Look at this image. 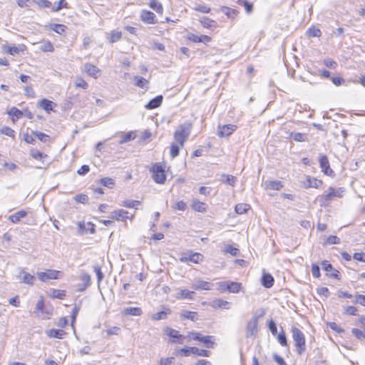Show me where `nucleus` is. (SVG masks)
Wrapping results in <instances>:
<instances>
[{
  "mask_svg": "<svg viewBox=\"0 0 365 365\" xmlns=\"http://www.w3.org/2000/svg\"><path fill=\"white\" fill-rule=\"evenodd\" d=\"M192 124L190 122H185L181 124L174 133V139L181 147L184 146L185 142L191 133Z\"/></svg>",
  "mask_w": 365,
  "mask_h": 365,
  "instance_id": "f257e3e1",
  "label": "nucleus"
},
{
  "mask_svg": "<svg viewBox=\"0 0 365 365\" xmlns=\"http://www.w3.org/2000/svg\"><path fill=\"white\" fill-rule=\"evenodd\" d=\"M292 338L294 341L296 351L302 355L306 349L305 336L304 333L297 327H292L291 329Z\"/></svg>",
  "mask_w": 365,
  "mask_h": 365,
  "instance_id": "f03ea898",
  "label": "nucleus"
},
{
  "mask_svg": "<svg viewBox=\"0 0 365 365\" xmlns=\"http://www.w3.org/2000/svg\"><path fill=\"white\" fill-rule=\"evenodd\" d=\"M343 192L344 190L342 188L335 190L333 187H329V192L326 194L318 196L317 200L318 201L320 207H326L332 200L333 197H341Z\"/></svg>",
  "mask_w": 365,
  "mask_h": 365,
  "instance_id": "7ed1b4c3",
  "label": "nucleus"
},
{
  "mask_svg": "<svg viewBox=\"0 0 365 365\" xmlns=\"http://www.w3.org/2000/svg\"><path fill=\"white\" fill-rule=\"evenodd\" d=\"M150 172L153 173V179L156 183H165L166 180V175L165 171L161 165L159 163L154 164L150 169Z\"/></svg>",
  "mask_w": 365,
  "mask_h": 365,
  "instance_id": "20e7f679",
  "label": "nucleus"
},
{
  "mask_svg": "<svg viewBox=\"0 0 365 365\" xmlns=\"http://www.w3.org/2000/svg\"><path fill=\"white\" fill-rule=\"evenodd\" d=\"M63 276V272L54 269H47L46 272H37V277L43 282L49 279H58Z\"/></svg>",
  "mask_w": 365,
  "mask_h": 365,
  "instance_id": "39448f33",
  "label": "nucleus"
},
{
  "mask_svg": "<svg viewBox=\"0 0 365 365\" xmlns=\"http://www.w3.org/2000/svg\"><path fill=\"white\" fill-rule=\"evenodd\" d=\"M259 317L255 315L246 324L245 335L247 338L254 337L258 332Z\"/></svg>",
  "mask_w": 365,
  "mask_h": 365,
  "instance_id": "423d86ee",
  "label": "nucleus"
},
{
  "mask_svg": "<svg viewBox=\"0 0 365 365\" xmlns=\"http://www.w3.org/2000/svg\"><path fill=\"white\" fill-rule=\"evenodd\" d=\"M135 216V212L133 214L130 215V213L123 209H119L114 210L110 214V217L113 220H115L117 221H122L125 222L127 220H133Z\"/></svg>",
  "mask_w": 365,
  "mask_h": 365,
  "instance_id": "0eeeda50",
  "label": "nucleus"
},
{
  "mask_svg": "<svg viewBox=\"0 0 365 365\" xmlns=\"http://www.w3.org/2000/svg\"><path fill=\"white\" fill-rule=\"evenodd\" d=\"M203 256L200 253L190 252L189 253L183 254L180 257L179 260L181 262H192L197 264L201 262Z\"/></svg>",
  "mask_w": 365,
  "mask_h": 365,
  "instance_id": "6e6552de",
  "label": "nucleus"
},
{
  "mask_svg": "<svg viewBox=\"0 0 365 365\" xmlns=\"http://www.w3.org/2000/svg\"><path fill=\"white\" fill-rule=\"evenodd\" d=\"M16 279L21 282L30 286L34 284L35 277L29 273L26 272L24 269H21L16 275Z\"/></svg>",
  "mask_w": 365,
  "mask_h": 365,
  "instance_id": "1a4fd4ad",
  "label": "nucleus"
},
{
  "mask_svg": "<svg viewBox=\"0 0 365 365\" xmlns=\"http://www.w3.org/2000/svg\"><path fill=\"white\" fill-rule=\"evenodd\" d=\"M237 126L232 124L224 125L218 126V136L220 138H225L230 136L235 131Z\"/></svg>",
  "mask_w": 365,
  "mask_h": 365,
  "instance_id": "9d476101",
  "label": "nucleus"
},
{
  "mask_svg": "<svg viewBox=\"0 0 365 365\" xmlns=\"http://www.w3.org/2000/svg\"><path fill=\"white\" fill-rule=\"evenodd\" d=\"M319 165L322 172L327 175H331L333 170L330 168L328 158L325 155L319 156Z\"/></svg>",
  "mask_w": 365,
  "mask_h": 365,
  "instance_id": "9b49d317",
  "label": "nucleus"
},
{
  "mask_svg": "<svg viewBox=\"0 0 365 365\" xmlns=\"http://www.w3.org/2000/svg\"><path fill=\"white\" fill-rule=\"evenodd\" d=\"M165 334L169 336L170 338L173 339V342L182 344L183 343V336L181 335L178 331L173 329L172 328H166L165 330Z\"/></svg>",
  "mask_w": 365,
  "mask_h": 365,
  "instance_id": "f8f14e48",
  "label": "nucleus"
},
{
  "mask_svg": "<svg viewBox=\"0 0 365 365\" xmlns=\"http://www.w3.org/2000/svg\"><path fill=\"white\" fill-rule=\"evenodd\" d=\"M155 15L154 13L147 10H143L140 14L141 20L148 24H153L156 23Z\"/></svg>",
  "mask_w": 365,
  "mask_h": 365,
  "instance_id": "ddd939ff",
  "label": "nucleus"
},
{
  "mask_svg": "<svg viewBox=\"0 0 365 365\" xmlns=\"http://www.w3.org/2000/svg\"><path fill=\"white\" fill-rule=\"evenodd\" d=\"M84 71L89 75L90 76L97 78L101 70L91 63H87L84 65Z\"/></svg>",
  "mask_w": 365,
  "mask_h": 365,
  "instance_id": "4468645a",
  "label": "nucleus"
},
{
  "mask_svg": "<svg viewBox=\"0 0 365 365\" xmlns=\"http://www.w3.org/2000/svg\"><path fill=\"white\" fill-rule=\"evenodd\" d=\"M212 307L214 309H230V302L225 301L222 299H215L212 302Z\"/></svg>",
  "mask_w": 365,
  "mask_h": 365,
  "instance_id": "2eb2a0df",
  "label": "nucleus"
},
{
  "mask_svg": "<svg viewBox=\"0 0 365 365\" xmlns=\"http://www.w3.org/2000/svg\"><path fill=\"white\" fill-rule=\"evenodd\" d=\"M81 279L83 282L77 285V291L83 292L91 284V277L85 273L81 276Z\"/></svg>",
  "mask_w": 365,
  "mask_h": 365,
  "instance_id": "dca6fc26",
  "label": "nucleus"
},
{
  "mask_svg": "<svg viewBox=\"0 0 365 365\" xmlns=\"http://www.w3.org/2000/svg\"><path fill=\"white\" fill-rule=\"evenodd\" d=\"M191 207L196 212H205L207 210V205L197 199H193L191 204Z\"/></svg>",
  "mask_w": 365,
  "mask_h": 365,
  "instance_id": "f3484780",
  "label": "nucleus"
},
{
  "mask_svg": "<svg viewBox=\"0 0 365 365\" xmlns=\"http://www.w3.org/2000/svg\"><path fill=\"white\" fill-rule=\"evenodd\" d=\"M46 333L49 338H56L59 339H63L66 335V333L62 329H51L47 330Z\"/></svg>",
  "mask_w": 365,
  "mask_h": 365,
  "instance_id": "a211bd4d",
  "label": "nucleus"
},
{
  "mask_svg": "<svg viewBox=\"0 0 365 365\" xmlns=\"http://www.w3.org/2000/svg\"><path fill=\"white\" fill-rule=\"evenodd\" d=\"M163 102V96H158L151 99L145 106V108L152 110L158 108Z\"/></svg>",
  "mask_w": 365,
  "mask_h": 365,
  "instance_id": "6ab92c4d",
  "label": "nucleus"
},
{
  "mask_svg": "<svg viewBox=\"0 0 365 365\" xmlns=\"http://www.w3.org/2000/svg\"><path fill=\"white\" fill-rule=\"evenodd\" d=\"M39 107H41L42 109H43L47 113H50L52 110L53 106H56V104L48 99L43 98L41 101L38 102Z\"/></svg>",
  "mask_w": 365,
  "mask_h": 365,
  "instance_id": "aec40b11",
  "label": "nucleus"
},
{
  "mask_svg": "<svg viewBox=\"0 0 365 365\" xmlns=\"http://www.w3.org/2000/svg\"><path fill=\"white\" fill-rule=\"evenodd\" d=\"M122 314L123 315L130 316H140L143 314V311L140 307H125L123 309Z\"/></svg>",
  "mask_w": 365,
  "mask_h": 365,
  "instance_id": "412c9836",
  "label": "nucleus"
},
{
  "mask_svg": "<svg viewBox=\"0 0 365 365\" xmlns=\"http://www.w3.org/2000/svg\"><path fill=\"white\" fill-rule=\"evenodd\" d=\"M212 284L210 282L199 280L192 285V287L196 290H210Z\"/></svg>",
  "mask_w": 365,
  "mask_h": 365,
  "instance_id": "4be33fe9",
  "label": "nucleus"
},
{
  "mask_svg": "<svg viewBox=\"0 0 365 365\" xmlns=\"http://www.w3.org/2000/svg\"><path fill=\"white\" fill-rule=\"evenodd\" d=\"M195 292L187 289H180L176 294L178 299H192Z\"/></svg>",
  "mask_w": 365,
  "mask_h": 365,
  "instance_id": "5701e85b",
  "label": "nucleus"
},
{
  "mask_svg": "<svg viewBox=\"0 0 365 365\" xmlns=\"http://www.w3.org/2000/svg\"><path fill=\"white\" fill-rule=\"evenodd\" d=\"M171 310L169 308H165L163 311L158 312L152 315L151 319L153 320H161L165 319L167 317L171 314Z\"/></svg>",
  "mask_w": 365,
  "mask_h": 365,
  "instance_id": "b1692460",
  "label": "nucleus"
},
{
  "mask_svg": "<svg viewBox=\"0 0 365 365\" xmlns=\"http://www.w3.org/2000/svg\"><path fill=\"white\" fill-rule=\"evenodd\" d=\"M121 206L127 208H135L137 210L138 206L141 205V202L135 200H125L120 204Z\"/></svg>",
  "mask_w": 365,
  "mask_h": 365,
  "instance_id": "393cba45",
  "label": "nucleus"
},
{
  "mask_svg": "<svg viewBox=\"0 0 365 365\" xmlns=\"http://www.w3.org/2000/svg\"><path fill=\"white\" fill-rule=\"evenodd\" d=\"M189 39L195 43H207L211 41V38L207 35L197 36L195 34H190V36H189Z\"/></svg>",
  "mask_w": 365,
  "mask_h": 365,
  "instance_id": "a878e982",
  "label": "nucleus"
},
{
  "mask_svg": "<svg viewBox=\"0 0 365 365\" xmlns=\"http://www.w3.org/2000/svg\"><path fill=\"white\" fill-rule=\"evenodd\" d=\"M199 341L204 344V345L208 349L213 348L214 345L215 344V341H213L212 336H202L201 334Z\"/></svg>",
  "mask_w": 365,
  "mask_h": 365,
  "instance_id": "bb28decb",
  "label": "nucleus"
},
{
  "mask_svg": "<svg viewBox=\"0 0 365 365\" xmlns=\"http://www.w3.org/2000/svg\"><path fill=\"white\" fill-rule=\"evenodd\" d=\"M274 278L270 274H264L262 277V284L266 288L273 286Z\"/></svg>",
  "mask_w": 365,
  "mask_h": 365,
  "instance_id": "cd10ccee",
  "label": "nucleus"
},
{
  "mask_svg": "<svg viewBox=\"0 0 365 365\" xmlns=\"http://www.w3.org/2000/svg\"><path fill=\"white\" fill-rule=\"evenodd\" d=\"M289 138L297 142H304L307 140V135L299 132H291Z\"/></svg>",
  "mask_w": 365,
  "mask_h": 365,
  "instance_id": "c85d7f7f",
  "label": "nucleus"
},
{
  "mask_svg": "<svg viewBox=\"0 0 365 365\" xmlns=\"http://www.w3.org/2000/svg\"><path fill=\"white\" fill-rule=\"evenodd\" d=\"M27 212L24 210H20L11 215L9 217V220H11L13 223L19 222L21 218H24L26 216Z\"/></svg>",
  "mask_w": 365,
  "mask_h": 365,
  "instance_id": "c756f323",
  "label": "nucleus"
},
{
  "mask_svg": "<svg viewBox=\"0 0 365 365\" xmlns=\"http://www.w3.org/2000/svg\"><path fill=\"white\" fill-rule=\"evenodd\" d=\"M242 289V284L236 282H228V288L227 292L230 293H238Z\"/></svg>",
  "mask_w": 365,
  "mask_h": 365,
  "instance_id": "7c9ffc66",
  "label": "nucleus"
},
{
  "mask_svg": "<svg viewBox=\"0 0 365 365\" xmlns=\"http://www.w3.org/2000/svg\"><path fill=\"white\" fill-rule=\"evenodd\" d=\"M200 21L202 26L206 29H212L216 27V22L208 17L204 16L200 19Z\"/></svg>",
  "mask_w": 365,
  "mask_h": 365,
  "instance_id": "2f4dec72",
  "label": "nucleus"
},
{
  "mask_svg": "<svg viewBox=\"0 0 365 365\" xmlns=\"http://www.w3.org/2000/svg\"><path fill=\"white\" fill-rule=\"evenodd\" d=\"M221 11L228 17L231 19H234L237 14H238V11L236 9H231L227 6H222Z\"/></svg>",
  "mask_w": 365,
  "mask_h": 365,
  "instance_id": "473e14b6",
  "label": "nucleus"
},
{
  "mask_svg": "<svg viewBox=\"0 0 365 365\" xmlns=\"http://www.w3.org/2000/svg\"><path fill=\"white\" fill-rule=\"evenodd\" d=\"M283 187L281 181L273 180L267 182V188L272 190H279Z\"/></svg>",
  "mask_w": 365,
  "mask_h": 365,
  "instance_id": "72a5a7b5",
  "label": "nucleus"
},
{
  "mask_svg": "<svg viewBox=\"0 0 365 365\" xmlns=\"http://www.w3.org/2000/svg\"><path fill=\"white\" fill-rule=\"evenodd\" d=\"M181 317L183 319H187L192 322L197 320V314L195 312L183 311L181 314Z\"/></svg>",
  "mask_w": 365,
  "mask_h": 365,
  "instance_id": "f704fd0d",
  "label": "nucleus"
},
{
  "mask_svg": "<svg viewBox=\"0 0 365 365\" xmlns=\"http://www.w3.org/2000/svg\"><path fill=\"white\" fill-rule=\"evenodd\" d=\"M221 180L224 183H226V184L230 185L231 186H234L235 182H236V181H237V178L235 176H233V175L224 174V175H222Z\"/></svg>",
  "mask_w": 365,
  "mask_h": 365,
  "instance_id": "c9c22d12",
  "label": "nucleus"
},
{
  "mask_svg": "<svg viewBox=\"0 0 365 365\" xmlns=\"http://www.w3.org/2000/svg\"><path fill=\"white\" fill-rule=\"evenodd\" d=\"M250 208V206L248 204L239 203L235 205V210L237 214L242 215L245 213Z\"/></svg>",
  "mask_w": 365,
  "mask_h": 365,
  "instance_id": "e433bc0d",
  "label": "nucleus"
},
{
  "mask_svg": "<svg viewBox=\"0 0 365 365\" xmlns=\"http://www.w3.org/2000/svg\"><path fill=\"white\" fill-rule=\"evenodd\" d=\"M322 184V182L316 178L309 177L307 180L306 187L317 188Z\"/></svg>",
  "mask_w": 365,
  "mask_h": 365,
  "instance_id": "4c0bfd02",
  "label": "nucleus"
},
{
  "mask_svg": "<svg viewBox=\"0 0 365 365\" xmlns=\"http://www.w3.org/2000/svg\"><path fill=\"white\" fill-rule=\"evenodd\" d=\"M192 354L200 356L209 357L211 353L210 351L205 349H200L197 347H192Z\"/></svg>",
  "mask_w": 365,
  "mask_h": 365,
  "instance_id": "58836bf2",
  "label": "nucleus"
},
{
  "mask_svg": "<svg viewBox=\"0 0 365 365\" xmlns=\"http://www.w3.org/2000/svg\"><path fill=\"white\" fill-rule=\"evenodd\" d=\"M180 147L181 146L178 143H173L170 145V156L172 158H175L179 155Z\"/></svg>",
  "mask_w": 365,
  "mask_h": 365,
  "instance_id": "ea45409f",
  "label": "nucleus"
},
{
  "mask_svg": "<svg viewBox=\"0 0 365 365\" xmlns=\"http://www.w3.org/2000/svg\"><path fill=\"white\" fill-rule=\"evenodd\" d=\"M135 79L136 80L135 86L141 88H148V81L146 80L145 78L140 76H135Z\"/></svg>",
  "mask_w": 365,
  "mask_h": 365,
  "instance_id": "a19ab883",
  "label": "nucleus"
},
{
  "mask_svg": "<svg viewBox=\"0 0 365 365\" xmlns=\"http://www.w3.org/2000/svg\"><path fill=\"white\" fill-rule=\"evenodd\" d=\"M9 115L13 117V120L14 121V118H16L17 119L21 118L23 116V112L19 110L16 107L11 108L7 113Z\"/></svg>",
  "mask_w": 365,
  "mask_h": 365,
  "instance_id": "79ce46f5",
  "label": "nucleus"
},
{
  "mask_svg": "<svg viewBox=\"0 0 365 365\" xmlns=\"http://www.w3.org/2000/svg\"><path fill=\"white\" fill-rule=\"evenodd\" d=\"M237 3L239 5L244 6L245 10H246V11L248 14H250L252 11V10H253V5H252V4L250 3L247 0H237Z\"/></svg>",
  "mask_w": 365,
  "mask_h": 365,
  "instance_id": "37998d69",
  "label": "nucleus"
},
{
  "mask_svg": "<svg viewBox=\"0 0 365 365\" xmlns=\"http://www.w3.org/2000/svg\"><path fill=\"white\" fill-rule=\"evenodd\" d=\"M307 34L309 37H320L322 35V31L320 29L312 26L307 31Z\"/></svg>",
  "mask_w": 365,
  "mask_h": 365,
  "instance_id": "c03bdc74",
  "label": "nucleus"
},
{
  "mask_svg": "<svg viewBox=\"0 0 365 365\" xmlns=\"http://www.w3.org/2000/svg\"><path fill=\"white\" fill-rule=\"evenodd\" d=\"M75 87L86 90L88 88V84L83 78L77 77L75 81Z\"/></svg>",
  "mask_w": 365,
  "mask_h": 365,
  "instance_id": "a18cd8bd",
  "label": "nucleus"
},
{
  "mask_svg": "<svg viewBox=\"0 0 365 365\" xmlns=\"http://www.w3.org/2000/svg\"><path fill=\"white\" fill-rule=\"evenodd\" d=\"M150 7L155 10L157 13H163V9L160 3L156 0H151L150 2Z\"/></svg>",
  "mask_w": 365,
  "mask_h": 365,
  "instance_id": "49530a36",
  "label": "nucleus"
},
{
  "mask_svg": "<svg viewBox=\"0 0 365 365\" xmlns=\"http://www.w3.org/2000/svg\"><path fill=\"white\" fill-rule=\"evenodd\" d=\"M101 183L105 187L111 188L115 185V180L110 178H103L101 180Z\"/></svg>",
  "mask_w": 365,
  "mask_h": 365,
  "instance_id": "de8ad7c7",
  "label": "nucleus"
},
{
  "mask_svg": "<svg viewBox=\"0 0 365 365\" xmlns=\"http://www.w3.org/2000/svg\"><path fill=\"white\" fill-rule=\"evenodd\" d=\"M51 296L53 298L60 299H62L66 297V291L64 290H59V289H53L52 291V293Z\"/></svg>",
  "mask_w": 365,
  "mask_h": 365,
  "instance_id": "09e8293b",
  "label": "nucleus"
},
{
  "mask_svg": "<svg viewBox=\"0 0 365 365\" xmlns=\"http://www.w3.org/2000/svg\"><path fill=\"white\" fill-rule=\"evenodd\" d=\"M34 135L36 138H37L39 140H41L43 143L48 142L50 138V137L48 135H46L42 132H38V131L34 132Z\"/></svg>",
  "mask_w": 365,
  "mask_h": 365,
  "instance_id": "8fccbe9b",
  "label": "nucleus"
},
{
  "mask_svg": "<svg viewBox=\"0 0 365 365\" xmlns=\"http://www.w3.org/2000/svg\"><path fill=\"white\" fill-rule=\"evenodd\" d=\"M135 135L133 132H129L125 135H123L121 138V139L119 141L120 144L125 143L127 142L130 141L131 140L134 139Z\"/></svg>",
  "mask_w": 365,
  "mask_h": 365,
  "instance_id": "3c124183",
  "label": "nucleus"
},
{
  "mask_svg": "<svg viewBox=\"0 0 365 365\" xmlns=\"http://www.w3.org/2000/svg\"><path fill=\"white\" fill-rule=\"evenodd\" d=\"M122 37V33L120 31H112L109 38L110 42L115 43L119 41Z\"/></svg>",
  "mask_w": 365,
  "mask_h": 365,
  "instance_id": "603ef678",
  "label": "nucleus"
},
{
  "mask_svg": "<svg viewBox=\"0 0 365 365\" xmlns=\"http://www.w3.org/2000/svg\"><path fill=\"white\" fill-rule=\"evenodd\" d=\"M66 26L63 24H55L51 25V29L57 34H61L66 31Z\"/></svg>",
  "mask_w": 365,
  "mask_h": 365,
  "instance_id": "864d4df0",
  "label": "nucleus"
},
{
  "mask_svg": "<svg viewBox=\"0 0 365 365\" xmlns=\"http://www.w3.org/2000/svg\"><path fill=\"white\" fill-rule=\"evenodd\" d=\"M352 334L359 339H365V329L360 330L356 328L352 329Z\"/></svg>",
  "mask_w": 365,
  "mask_h": 365,
  "instance_id": "5fc2aeb1",
  "label": "nucleus"
},
{
  "mask_svg": "<svg viewBox=\"0 0 365 365\" xmlns=\"http://www.w3.org/2000/svg\"><path fill=\"white\" fill-rule=\"evenodd\" d=\"M40 50L43 52H51L53 51V44L50 41H46L40 46Z\"/></svg>",
  "mask_w": 365,
  "mask_h": 365,
  "instance_id": "6e6d98bb",
  "label": "nucleus"
},
{
  "mask_svg": "<svg viewBox=\"0 0 365 365\" xmlns=\"http://www.w3.org/2000/svg\"><path fill=\"white\" fill-rule=\"evenodd\" d=\"M225 252L230 254L232 256H237L239 254V250L231 245L226 246Z\"/></svg>",
  "mask_w": 365,
  "mask_h": 365,
  "instance_id": "4d7b16f0",
  "label": "nucleus"
},
{
  "mask_svg": "<svg viewBox=\"0 0 365 365\" xmlns=\"http://www.w3.org/2000/svg\"><path fill=\"white\" fill-rule=\"evenodd\" d=\"M172 207L173 209H175V210L185 211L186 210V208H187V205H186V203L184 201L180 200V201L176 202L172 206Z\"/></svg>",
  "mask_w": 365,
  "mask_h": 365,
  "instance_id": "13d9d810",
  "label": "nucleus"
},
{
  "mask_svg": "<svg viewBox=\"0 0 365 365\" xmlns=\"http://www.w3.org/2000/svg\"><path fill=\"white\" fill-rule=\"evenodd\" d=\"M192 347H184L178 350V354L180 356H188L192 354Z\"/></svg>",
  "mask_w": 365,
  "mask_h": 365,
  "instance_id": "bf43d9fd",
  "label": "nucleus"
},
{
  "mask_svg": "<svg viewBox=\"0 0 365 365\" xmlns=\"http://www.w3.org/2000/svg\"><path fill=\"white\" fill-rule=\"evenodd\" d=\"M74 200L79 203L85 204L88 200V195L85 194H78L74 197Z\"/></svg>",
  "mask_w": 365,
  "mask_h": 365,
  "instance_id": "052dcab7",
  "label": "nucleus"
},
{
  "mask_svg": "<svg viewBox=\"0 0 365 365\" xmlns=\"http://www.w3.org/2000/svg\"><path fill=\"white\" fill-rule=\"evenodd\" d=\"M340 243V239L335 235H330L327 237L325 244L327 245H338Z\"/></svg>",
  "mask_w": 365,
  "mask_h": 365,
  "instance_id": "680f3d73",
  "label": "nucleus"
},
{
  "mask_svg": "<svg viewBox=\"0 0 365 365\" xmlns=\"http://www.w3.org/2000/svg\"><path fill=\"white\" fill-rule=\"evenodd\" d=\"M228 282L229 281H222L217 282V289L222 293L227 292Z\"/></svg>",
  "mask_w": 365,
  "mask_h": 365,
  "instance_id": "e2e57ef3",
  "label": "nucleus"
},
{
  "mask_svg": "<svg viewBox=\"0 0 365 365\" xmlns=\"http://www.w3.org/2000/svg\"><path fill=\"white\" fill-rule=\"evenodd\" d=\"M278 342L283 346H287V339L284 332L282 331L278 334Z\"/></svg>",
  "mask_w": 365,
  "mask_h": 365,
  "instance_id": "0e129e2a",
  "label": "nucleus"
},
{
  "mask_svg": "<svg viewBox=\"0 0 365 365\" xmlns=\"http://www.w3.org/2000/svg\"><path fill=\"white\" fill-rule=\"evenodd\" d=\"M317 292L319 295L323 296L326 298L329 297V290L327 287H322L317 289Z\"/></svg>",
  "mask_w": 365,
  "mask_h": 365,
  "instance_id": "69168bd1",
  "label": "nucleus"
},
{
  "mask_svg": "<svg viewBox=\"0 0 365 365\" xmlns=\"http://www.w3.org/2000/svg\"><path fill=\"white\" fill-rule=\"evenodd\" d=\"M31 155L36 160H41L43 157H47L46 155H44L38 150H32L31 151Z\"/></svg>",
  "mask_w": 365,
  "mask_h": 365,
  "instance_id": "338daca9",
  "label": "nucleus"
},
{
  "mask_svg": "<svg viewBox=\"0 0 365 365\" xmlns=\"http://www.w3.org/2000/svg\"><path fill=\"white\" fill-rule=\"evenodd\" d=\"M159 365H174V358H162L159 361Z\"/></svg>",
  "mask_w": 365,
  "mask_h": 365,
  "instance_id": "774afa93",
  "label": "nucleus"
}]
</instances>
